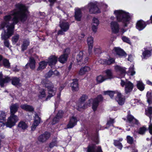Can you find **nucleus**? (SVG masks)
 Segmentation results:
<instances>
[{"mask_svg": "<svg viewBox=\"0 0 152 152\" xmlns=\"http://www.w3.org/2000/svg\"><path fill=\"white\" fill-rule=\"evenodd\" d=\"M16 8L4 17L3 21L0 25V30L5 26L7 28V30H4L2 33V37L4 39L12 35L15 24L19 20L23 22L27 19L28 13L27 8L24 5L19 4L16 5Z\"/></svg>", "mask_w": 152, "mask_h": 152, "instance_id": "obj_1", "label": "nucleus"}, {"mask_svg": "<svg viewBox=\"0 0 152 152\" xmlns=\"http://www.w3.org/2000/svg\"><path fill=\"white\" fill-rule=\"evenodd\" d=\"M117 20L124 24L125 27H127L130 20V17L129 13L122 10H117L114 12Z\"/></svg>", "mask_w": 152, "mask_h": 152, "instance_id": "obj_2", "label": "nucleus"}, {"mask_svg": "<svg viewBox=\"0 0 152 152\" xmlns=\"http://www.w3.org/2000/svg\"><path fill=\"white\" fill-rule=\"evenodd\" d=\"M105 95H109L111 98H112L114 94H116V97L115 98V100L120 105H122L124 104L125 100L124 96L122 95L121 93L118 91L114 92L113 91H104Z\"/></svg>", "mask_w": 152, "mask_h": 152, "instance_id": "obj_3", "label": "nucleus"}, {"mask_svg": "<svg viewBox=\"0 0 152 152\" xmlns=\"http://www.w3.org/2000/svg\"><path fill=\"white\" fill-rule=\"evenodd\" d=\"M44 85L45 87L47 88L48 92L49 95L46 99H47L48 98L51 97L55 95L56 89L54 87L53 84L49 81L45 83Z\"/></svg>", "mask_w": 152, "mask_h": 152, "instance_id": "obj_4", "label": "nucleus"}, {"mask_svg": "<svg viewBox=\"0 0 152 152\" xmlns=\"http://www.w3.org/2000/svg\"><path fill=\"white\" fill-rule=\"evenodd\" d=\"M121 85L122 87L125 86V91L126 94L131 91L134 87L132 83L126 80L124 81L121 80Z\"/></svg>", "mask_w": 152, "mask_h": 152, "instance_id": "obj_5", "label": "nucleus"}, {"mask_svg": "<svg viewBox=\"0 0 152 152\" xmlns=\"http://www.w3.org/2000/svg\"><path fill=\"white\" fill-rule=\"evenodd\" d=\"M86 7L89 9L90 13L95 14L101 12L100 9L97 6L96 3L95 2L89 3Z\"/></svg>", "mask_w": 152, "mask_h": 152, "instance_id": "obj_6", "label": "nucleus"}, {"mask_svg": "<svg viewBox=\"0 0 152 152\" xmlns=\"http://www.w3.org/2000/svg\"><path fill=\"white\" fill-rule=\"evenodd\" d=\"M18 120L17 115H11L8 118L6 126L7 127L11 128L15 125L16 123Z\"/></svg>", "mask_w": 152, "mask_h": 152, "instance_id": "obj_7", "label": "nucleus"}, {"mask_svg": "<svg viewBox=\"0 0 152 152\" xmlns=\"http://www.w3.org/2000/svg\"><path fill=\"white\" fill-rule=\"evenodd\" d=\"M115 68L119 75L118 77L121 78L124 76L126 73V68L125 67H121L119 66L116 65L115 66Z\"/></svg>", "mask_w": 152, "mask_h": 152, "instance_id": "obj_8", "label": "nucleus"}, {"mask_svg": "<svg viewBox=\"0 0 152 152\" xmlns=\"http://www.w3.org/2000/svg\"><path fill=\"white\" fill-rule=\"evenodd\" d=\"M50 134L49 132H45L39 136L38 138V140L40 142H44L50 138Z\"/></svg>", "mask_w": 152, "mask_h": 152, "instance_id": "obj_9", "label": "nucleus"}, {"mask_svg": "<svg viewBox=\"0 0 152 152\" xmlns=\"http://www.w3.org/2000/svg\"><path fill=\"white\" fill-rule=\"evenodd\" d=\"M103 100V97L101 95H98L97 97L94 99L93 101L92 108L94 111L96 110L99 105V103Z\"/></svg>", "mask_w": 152, "mask_h": 152, "instance_id": "obj_10", "label": "nucleus"}, {"mask_svg": "<svg viewBox=\"0 0 152 152\" xmlns=\"http://www.w3.org/2000/svg\"><path fill=\"white\" fill-rule=\"evenodd\" d=\"M87 152H102V151L100 147H96L95 145L92 144L88 147Z\"/></svg>", "mask_w": 152, "mask_h": 152, "instance_id": "obj_11", "label": "nucleus"}, {"mask_svg": "<svg viewBox=\"0 0 152 152\" xmlns=\"http://www.w3.org/2000/svg\"><path fill=\"white\" fill-rule=\"evenodd\" d=\"M70 51L69 48H67L65 49L64 52V54L61 55L59 58V61L62 63H64L66 61L67 59L68 55Z\"/></svg>", "mask_w": 152, "mask_h": 152, "instance_id": "obj_12", "label": "nucleus"}, {"mask_svg": "<svg viewBox=\"0 0 152 152\" xmlns=\"http://www.w3.org/2000/svg\"><path fill=\"white\" fill-rule=\"evenodd\" d=\"M110 27L112 31L114 33L117 34L119 32L120 28L118 23L115 21H112L110 23Z\"/></svg>", "mask_w": 152, "mask_h": 152, "instance_id": "obj_13", "label": "nucleus"}, {"mask_svg": "<svg viewBox=\"0 0 152 152\" xmlns=\"http://www.w3.org/2000/svg\"><path fill=\"white\" fill-rule=\"evenodd\" d=\"M40 118L37 113L35 114L34 121L31 127V129L34 131L40 123Z\"/></svg>", "mask_w": 152, "mask_h": 152, "instance_id": "obj_14", "label": "nucleus"}, {"mask_svg": "<svg viewBox=\"0 0 152 152\" xmlns=\"http://www.w3.org/2000/svg\"><path fill=\"white\" fill-rule=\"evenodd\" d=\"M127 120L132 126H134L135 125H138L139 123L138 120L134 118V117L130 115L127 116Z\"/></svg>", "mask_w": 152, "mask_h": 152, "instance_id": "obj_15", "label": "nucleus"}, {"mask_svg": "<svg viewBox=\"0 0 152 152\" xmlns=\"http://www.w3.org/2000/svg\"><path fill=\"white\" fill-rule=\"evenodd\" d=\"M113 51L120 57H126V54L125 52L119 47L114 48Z\"/></svg>", "mask_w": 152, "mask_h": 152, "instance_id": "obj_16", "label": "nucleus"}, {"mask_svg": "<svg viewBox=\"0 0 152 152\" xmlns=\"http://www.w3.org/2000/svg\"><path fill=\"white\" fill-rule=\"evenodd\" d=\"M77 121L75 117H72L70 118L69 122L67 125V128L69 129L73 128L77 124Z\"/></svg>", "mask_w": 152, "mask_h": 152, "instance_id": "obj_17", "label": "nucleus"}, {"mask_svg": "<svg viewBox=\"0 0 152 152\" xmlns=\"http://www.w3.org/2000/svg\"><path fill=\"white\" fill-rule=\"evenodd\" d=\"M57 61V58L54 56H50L48 59V62L49 66L52 67V66H54L56 63Z\"/></svg>", "mask_w": 152, "mask_h": 152, "instance_id": "obj_18", "label": "nucleus"}, {"mask_svg": "<svg viewBox=\"0 0 152 152\" xmlns=\"http://www.w3.org/2000/svg\"><path fill=\"white\" fill-rule=\"evenodd\" d=\"M60 26L64 31L66 32L68 30L69 25L67 22L64 21L60 22Z\"/></svg>", "mask_w": 152, "mask_h": 152, "instance_id": "obj_19", "label": "nucleus"}, {"mask_svg": "<svg viewBox=\"0 0 152 152\" xmlns=\"http://www.w3.org/2000/svg\"><path fill=\"white\" fill-rule=\"evenodd\" d=\"M29 44L30 41L29 39H23L21 45V50L23 51L26 50Z\"/></svg>", "mask_w": 152, "mask_h": 152, "instance_id": "obj_20", "label": "nucleus"}, {"mask_svg": "<svg viewBox=\"0 0 152 152\" xmlns=\"http://www.w3.org/2000/svg\"><path fill=\"white\" fill-rule=\"evenodd\" d=\"M146 24L142 20H140L137 21L136 27L137 29L140 31L143 29L146 26Z\"/></svg>", "mask_w": 152, "mask_h": 152, "instance_id": "obj_21", "label": "nucleus"}, {"mask_svg": "<svg viewBox=\"0 0 152 152\" xmlns=\"http://www.w3.org/2000/svg\"><path fill=\"white\" fill-rule=\"evenodd\" d=\"M36 61L34 58L32 57L29 58V62L26 65L29 66L30 68L32 69H34L35 67Z\"/></svg>", "mask_w": 152, "mask_h": 152, "instance_id": "obj_22", "label": "nucleus"}, {"mask_svg": "<svg viewBox=\"0 0 152 152\" xmlns=\"http://www.w3.org/2000/svg\"><path fill=\"white\" fill-rule=\"evenodd\" d=\"M75 18L77 21H80L82 16V14L81 10L79 8L75 10Z\"/></svg>", "mask_w": 152, "mask_h": 152, "instance_id": "obj_23", "label": "nucleus"}, {"mask_svg": "<svg viewBox=\"0 0 152 152\" xmlns=\"http://www.w3.org/2000/svg\"><path fill=\"white\" fill-rule=\"evenodd\" d=\"M87 41L88 46L89 53V54H90L91 53V50L93 46V37H88Z\"/></svg>", "mask_w": 152, "mask_h": 152, "instance_id": "obj_24", "label": "nucleus"}, {"mask_svg": "<svg viewBox=\"0 0 152 152\" xmlns=\"http://www.w3.org/2000/svg\"><path fill=\"white\" fill-rule=\"evenodd\" d=\"M18 107L19 106L17 104H12L10 107L11 115H14L17 112Z\"/></svg>", "mask_w": 152, "mask_h": 152, "instance_id": "obj_25", "label": "nucleus"}, {"mask_svg": "<svg viewBox=\"0 0 152 152\" xmlns=\"http://www.w3.org/2000/svg\"><path fill=\"white\" fill-rule=\"evenodd\" d=\"M73 82L71 84L72 90L73 91H77L78 90V86L77 79H74Z\"/></svg>", "mask_w": 152, "mask_h": 152, "instance_id": "obj_26", "label": "nucleus"}, {"mask_svg": "<svg viewBox=\"0 0 152 152\" xmlns=\"http://www.w3.org/2000/svg\"><path fill=\"white\" fill-rule=\"evenodd\" d=\"M76 108L79 111H80L82 110L85 109L86 106V105L84 103L81 102L79 101L76 103Z\"/></svg>", "mask_w": 152, "mask_h": 152, "instance_id": "obj_27", "label": "nucleus"}, {"mask_svg": "<svg viewBox=\"0 0 152 152\" xmlns=\"http://www.w3.org/2000/svg\"><path fill=\"white\" fill-rule=\"evenodd\" d=\"M48 63L45 61H41L39 63V66L37 69L38 71L41 70L45 69Z\"/></svg>", "mask_w": 152, "mask_h": 152, "instance_id": "obj_28", "label": "nucleus"}, {"mask_svg": "<svg viewBox=\"0 0 152 152\" xmlns=\"http://www.w3.org/2000/svg\"><path fill=\"white\" fill-rule=\"evenodd\" d=\"M20 80L19 78L16 77H14L12 79V84L15 86H21V85L20 83Z\"/></svg>", "mask_w": 152, "mask_h": 152, "instance_id": "obj_29", "label": "nucleus"}, {"mask_svg": "<svg viewBox=\"0 0 152 152\" xmlns=\"http://www.w3.org/2000/svg\"><path fill=\"white\" fill-rule=\"evenodd\" d=\"M18 127L20 129L25 130L27 128L28 126L25 122L21 121L19 123Z\"/></svg>", "mask_w": 152, "mask_h": 152, "instance_id": "obj_30", "label": "nucleus"}, {"mask_svg": "<svg viewBox=\"0 0 152 152\" xmlns=\"http://www.w3.org/2000/svg\"><path fill=\"white\" fill-rule=\"evenodd\" d=\"M20 107L22 109L28 111H32L34 110L32 106L26 104L21 105Z\"/></svg>", "mask_w": 152, "mask_h": 152, "instance_id": "obj_31", "label": "nucleus"}, {"mask_svg": "<svg viewBox=\"0 0 152 152\" xmlns=\"http://www.w3.org/2000/svg\"><path fill=\"white\" fill-rule=\"evenodd\" d=\"M90 70V67L87 66H85L80 69L79 74L80 75H83L85 74L86 72H88Z\"/></svg>", "mask_w": 152, "mask_h": 152, "instance_id": "obj_32", "label": "nucleus"}, {"mask_svg": "<svg viewBox=\"0 0 152 152\" xmlns=\"http://www.w3.org/2000/svg\"><path fill=\"white\" fill-rule=\"evenodd\" d=\"M142 55L144 58L149 57L151 55V53L150 50L144 49V50L142 53Z\"/></svg>", "mask_w": 152, "mask_h": 152, "instance_id": "obj_33", "label": "nucleus"}, {"mask_svg": "<svg viewBox=\"0 0 152 152\" xmlns=\"http://www.w3.org/2000/svg\"><path fill=\"white\" fill-rule=\"evenodd\" d=\"M104 64L110 65L113 64L115 62V59L113 58L110 57L107 59L104 60H103Z\"/></svg>", "mask_w": 152, "mask_h": 152, "instance_id": "obj_34", "label": "nucleus"}, {"mask_svg": "<svg viewBox=\"0 0 152 152\" xmlns=\"http://www.w3.org/2000/svg\"><path fill=\"white\" fill-rule=\"evenodd\" d=\"M53 74H56V75H58L59 73L56 70H55L53 72L52 70H50L45 75L46 77L48 78L50 77Z\"/></svg>", "mask_w": 152, "mask_h": 152, "instance_id": "obj_35", "label": "nucleus"}, {"mask_svg": "<svg viewBox=\"0 0 152 152\" xmlns=\"http://www.w3.org/2000/svg\"><path fill=\"white\" fill-rule=\"evenodd\" d=\"M106 75L104 77L106 80L113 78V75L111 71L110 70H107L105 72Z\"/></svg>", "mask_w": 152, "mask_h": 152, "instance_id": "obj_36", "label": "nucleus"}, {"mask_svg": "<svg viewBox=\"0 0 152 152\" xmlns=\"http://www.w3.org/2000/svg\"><path fill=\"white\" fill-rule=\"evenodd\" d=\"M45 91V90L43 89H41L39 90L38 96L40 99H42L45 97L46 94Z\"/></svg>", "mask_w": 152, "mask_h": 152, "instance_id": "obj_37", "label": "nucleus"}, {"mask_svg": "<svg viewBox=\"0 0 152 152\" xmlns=\"http://www.w3.org/2000/svg\"><path fill=\"white\" fill-rule=\"evenodd\" d=\"M83 54V53L82 51L80 52L77 54L76 57V60L78 62L82 61Z\"/></svg>", "mask_w": 152, "mask_h": 152, "instance_id": "obj_38", "label": "nucleus"}, {"mask_svg": "<svg viewBox=\"0 0 152 152\" xmlns=\"http://www.w3.org/2000/svg\"><path fill=\"white\" fill-rule=\"evenodd\" d=\"M137 86L138 88L141 91H143L144 88V86L142 82L139 81L137 82Z\"/></svg>", "mask_w": 152, "mask_h": 152, "instance_id": "obj_39", "label": "nucleus"}, {"mask_svg": "<svg viewBox=\"0 0 152 152\" xmlns=\"http://www.w3.org/2000/svg\"><path fill=\"white\" fill-rule=\"evenodd\" d=\"M106 80V79L101 75L98 76L96 78V81L98 83H100Z\"/></svg>", "mask_w": 152, "mask_h": 152, "instance_id": "obj_40", "label": "nucleus"}, {"mask_svg": "<svg viewBox=\"0 0 152 152\" xmlns=\"http://www.w3.org/2000/svg\"><path fill=\"white\" fill-rule=\"evenodd\" d=\"M147 130L145 126L140 127L138 131V133L140 134L143 135L145 134Z\"/></svg>", "mask_w": 152, "mask_h": 152, "instance_id": "obj_41", "label": "nucleus"}, {"mask_svg": "<svg viewBox=\"0 0 152 152\" xmlns=\"http://www.w3.org/2000/svg\"><path fill=\"white\" fill-rule=\"evenodd\" d=\"M6 114L2 111L0 113V121H6Z\"/></svg>", "mask_w": 152, "mask_h": 152, "instance_id": "obj_42", "label": "nucleus"}, {"mask_svg": "<svg viewBox=\"0 0 152 152\" xmlns=\"http://www.w3.org/2000/svg\"><path fill=\"white\" fill-rule=\"evenodd\" d=\"M145 112L146 115L150 118L151 116L152 115V107H149L148 110H145Z\"/></svg>", "mask_w": 152, "mask_h": 152, "instance_id": "obj_43", "label": "nucleus"}, {"mask_svg": "<svg viewBox=\"0 0 152 152\" xmlns=\"http://www.w3.org/2000/svg\"><path fill=\"white\" fill-rule=\"evenodd\" d=\"M133 67L134 65H132L129 68V70L128 72V74L131 75H133L135 73V72L134 70Z\"/></svg>", "mask_w": 152, "mask_h": 152, "instance_id": "obj_44", "label": "nucleus"}, {"mask_svg": "<svg viewBox=\"0 0 152 152\" xmlns=\"http://www.w3.org/2000/svg\"><path fill=\"white\" fill-rule=\"evenodd\" d=\"M114 143L115 146L118 147L120 150L121 149L122 147V145L118 140H115Z\"/></svg>", "mask_w": 152, "mask_h": 152, "instance_id": "obj_45", "label": "nucleus"}, {"mask_svg": "<svg viewBox=\"0 0 152 152\" xmlns=\"http://www.w3.org/2000/svg\"><path fill=\"white\" fill-rule=\"evenodd\" d=\"M147 101L149 103H151L152 100V96L150 92H148L147 93Z\"/></svg>", "mask_w": 152, "mask_h": 152, "instance_id": "obj_46", "label": "nucleus"}, {"mask_svg": "<svg viewBox=\"0 0 152 152\" xmlns=\"http://www.w3.org/2000/svg\"><path fill=\"white\" fill-rule=\"evenodd\" d=\"M11 36H9L8 37L6 38L5 39H3L2 37V34H1V38L2 40H4V45L8 48L10 47V45L9 41L7 40V39L9 38Z\"/></svg>", "mask_w": 152, "mask_h": 152, "instance_id": "obj_47", "label": "nucleus"}, {"mask_svg": "<svg viewBox=\"0 0 152 152\" xmlns=\"http://www.w3.org/2000/svg\"><path fill=\"white\" fill-rule=\"evenodd\" d=\"M19 35L18 34H16L13 36L12 38V41L13 43H16L19 38Z\"/></svg>", "mask_w": 152, "mask_h": 152, "instance_id": "obj_48", "label": "nucleus"}, {"mask_svg": "<svg viewBox=\"0 0 152 152\" xmlns=\"http://www.w3.org/2000/svg\"><path fill=\"white\" fill-rule=\"evenodd\" d=\"M4 65L5 67L7 68L10 67V64L8 60L6 59H4L3 60Z\"/></svg>", "mask_w": 152, "mask_h": 152, "instance_id": "obj_49", "label": "nucleus"}, {"mask_svg": "<svg viewBox=\"0 0 152 152\" xmlns=\"http://www.w3.org/2000/svg\"><path fill=\"white\" fill-rule=\"evenodd\" d=\"M127 142L130 144H132L133 142V138L130 136L128 135L126 137Z\"/></svg>", "mask_w": 152, "mask_h": 152, "instance_id": "obj_50", "label": "nucleus"}, {"mask_svg": "<svg viewBox=\"0 0 152 152\" xmlns=\"http://www.w3.org/2000/svg\"><path fill=\"white\" fill-rule=\"evenodd\" d=\"M122 39L124 42H126L129 44H131V42L129 38L126 36H122Z\"/></svg>", "mask_w": 152, "mask_h": 152, "instance_id": "obj_51", "label": "nucleus"}, {"mask_svg": "<svg viewBox=\"0 0 152 152\" xmlns=\"http://www.w3.org/2000/svg\"><path fill=\"white\" fill-rule=\"evenodd\" d=\"M92 22L93 25L98 26L99 24V21L97 18H94L92 20Z\"/></svg>", "mask_w": 152, "mask_h": 152, "instance_id": "obj_52", "label": "nucleus"}, {"mask_svg": "<svg viewBox=\"0 0 152 152\" xmlns=\"http://www.w3.org/2000/svg\"><path fill=\"white\" fill-rule=\"evenodd\" d=\"M12 79L9 77L7 76L5 77L4 78H3V87L4 83H8L9 81H10Z\"/></svg>", "mask_w": 152, "mask_h": 152, "instance_id": "obj_53", "label": "nucleus"}, {"mask_svg": "<svg viewBox=\"0 0 152 152\" xmlns=\"http://www.w3.org/2000/svg\"><path fill=\"white\" fill-rule=\"evenodd\" d=\"M87 98V97L85 95H83L79 100V101L81 102L84 103V102Z\"/></svg>", "mask_w": 152, "mask_h": 152, "instance_id": "obj_54", "label": "nucleus"}, {"mask_svg": "<svg viewBox=\"0 0 152 152\" xmlns=\"http://www.w3.org/2000/svg\"><path fill=\"white\" fill-rule=\"evenodd\" d=\"M63 112L62 110H60L57 113L56 116L58 117V119L61 118L63 116Z\"/></svg>", "mask_w": 152, "mask_h": 152, "instance_id": "obj_55", "label": "nucleus"}, {"mask_svg": "<svg viewBox=\"0 0 152 152\" xmlns=\"http://www.w3.org/2000/svg\"><path fill=\"white\" fill-rule=\"evenodd\" d=\"M114 122V119H110V120L108 121L107 124V125L108 126L112 125Z\"/></svg>", "mask_w": 152, "mask_h": 152, "instance_id": "obj_56", "label": "nucleus"}, {"mask_svg": "<svg viewBox=\"0 0 152 152\" xmlns=\"http://www.w3.org/2000/svg\"><path fill=\"white\" fill-rule=\"evenodd\" d=\"M3 78L2 77V74L1 72H0V85L1 87L3 86Z\"/></svg>", "mask_w": 152, "mask_h": 152, "instance_id": "obj_57", "label": "nucleus"}, {"mask_svg": "<svg viewBox=\"0 0 152 152\" xmlns=\"http://www.w3.org/2000/svg\"><path fill=\"white\" fill-rule=\"evenodd\" d=\"M98 26L92 24V29L93 32H96L97 31V30L98 28Z\"/></svg>", "mask_w": 152, "mask_h": 152, "instance_id": "obj_58", "label": "nucleus"}, {"mask_svg": "<svg viewBox=\"0 0 152 152\" xmlns=\"http://www.w3.org/2000/svg\"><path fill=\"white\" fill-rule=\"evenodd\" d=\"M93 140L97 144H98L99 143V140L98 139V135H96L94 138L93 139Z\"/></svg>", "mask_w": 152, "mask_h": 152, "instance_id": "obj_59", "label": "nucleus"}, {"mask_svg": "<svg viewBox=\"0 0 152 152\" xmlns=\"http://www.w3.org/2000/svg\"><path fill=\"white\" fill-rule=\"evenodd\" d=\"M59 119H58V117H57L56 116L54 117L52 121V124H54L56 123L58 121Z\"/></svg>", "mask_w": 152, "mask_h": 152, "instance_id": "obj_60", "label": "nucleus"}, {"mask_svg": "<svg viewBox=\"0 0 152 152\" xmlns=\"http://www.w3.org/2000/svg\"><path fill=\"white\" fill-rule=\"evenodd\" d=\"M56 145V143L55 142H52L50 143L49 145V147L50 148H52Z\"/></svg>", "mask_w": 152, "mask_h": 152, "instance_id": "obj_61", "label": "nucleus"}, {"mask_svg": "<svg viewBox=\"0 0 152 152\" xmlns=\"http://www.w3.org/2000/svg\"><path fill=\"white\" fill-rule=\"evenodd\" d=\"M64 31L61 29V30H60L58 31V35H63L64 34Z\"/></svg>", "mask_w": 152, "mask_h": 152, "instance_id": "obj_62", "label": "nucleus"}, {"mask_svg": "<svg viewBox=\"0 0 152 152\" xmlns=\"http://www.w3.org/2000/svg\"><path fill=\"white\" fill-rule=\"evenodd\" d=\"M4 122L0 121V127H3L5 126V124Z\"/></svg>", "mask_w": 152, "mask_h": 152, "instance_id": "obj_63", "label": "nucleus"}, {"mask_svg": "<svg viewBox=\"0 0 152 152\" xmlns=\"http://www.w3.org/2000/svg\"><path fill=\"white\" fill-rule=\"evenodd\" d=\"M132 149L131 152H138L137 150L134 147H132Z\"/></svg>", "mask_w": 152, "mask_h": 152, "instance_id": "obj_64", "label": "nucleus"}]
</instances>
